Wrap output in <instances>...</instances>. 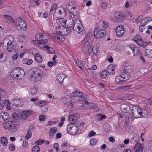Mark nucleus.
I'll use <instances>...</instances> for the list:
<instances>
[{
  "label": "nucleus",
  "instance_id": "1",
  "mask_svg": "<svg viewBox=\"0 0 152 152\" xmlns=\"http://www.w3.org/2000/svg\"><path fill=\"white\" fill-rule=\"evenodd\" d=\"M14 42V37L12 36H8L7 38L4 39L3 44L7 51L9 52H11L13 50H16L14 48V46L15 45L12 44Z\"/></svg>",
  "mask_w": 152,
  "mask_h": 152
},
{
  "label": "nucleus",
  "instance_id": "2",
  "mask_svg": "<svg viewBox=\"0 0 152 152\" xmlns=\"http://www.w3.org/2000/svg\"><path fill=\"white\" fill-rule=\"evenodd\" d=\"M13 121L6 122L3 124V127L5 129L11 130L18 126L19 124L17 121L19 118L16 115H14L12 117Z\"/></svg>",
  "mask_w": 152,
  "mask_h": 152
},
{
  "label": "nucleus",
  "instance_id": "3",
  "mask_svg": "<svg viewBox=\"0 0 152 152\" xmlns=\"http://www.w3.org/2000/svg\"><path fill=\"white\" fill-rule=\"evenodd\" d=\"M66 14L65 8L62 7H59L55 10L53 14V18L57 19V18H63L66 16Z\"/></svg>",
  "mask_w": 152,
  "mask_h": 152
},
{
  "label": "nucleus",
  "instance_id": "4",
  "mask_svg": "<svg viewBox=\"0 0 152 152\" xmlns=\"http://www.w3.org/2000/svg\"><path fill=\"white\" fill-rule=\"evenodd\" d=\"M10 75L14 78L19 77V79H20L25 75V73L21 68L17 67L14 68L11 70Z\"/></svg>",
  "mask_w": 152,
  "mask_h": 152
},
{
  "label": "nucleus",
  "instance_id": "5",
  "mask_svg": "<svg viewBox=\"0 0 152 152\" xmlns=\"http://www.w3.org/2000/svg\"><path fill=\"white\" fill-rule=\"evenodd\" d=\"M49 34L47 33H45L43 34H37L35 36L36 39H39V41H41L42 44L44 45H45V46L48 45V43L47 42L48 41Z\"/></svg>",
  "mask_w": 152,
  "mask_h": 152
},
{
  "label": "nucleus",
  "instance_id": "6",
  "mask_svg": "<svg viewBox=\"0 0 152 152\" xmlns=\"http://www.w3.org/2000/svg\"><path fill=\"white\" fill-rule=\"evenodd\" d=\"M56 30L57 34L60 35H65L70 33L71 29H69L65 26H60L56 28Z\"/></svg>",
  "mask_w": 152,
  "mask_h": 152
},
{
  "label": "nucleus",
  "instance_id": "7",
  "mask_svg": "<svg viewBox=\"0 0 152 152\" xmlns=\"http://www.w3.org/2000/svg\"><path fill=\"white\" fill-rule=\"evenodd\" d=\"M16 26L18 30L23 31L26 28V25L23 19L21 17H18L17 18Z\"/></svg>",
  "mask_w": 152,
  "mask_h": 152
},
{
  "label": "nucleus",
  "instance_id": "8",
  "mask_svg": "<svg viewBox=\"0 0 152 152\" xmlns=\"http://www.w3.org/2000/svg\"><path fill=\"white\" fill-rule=\"evenodd\" d=\"M132 71V68L130 66H127L123 69L121 75V77L124 79V81L127 80L129 79L130 77L129 74Z\"/></svg>",
  "mask_w": 152,
  "mask_h": 152
},
{
  "label": "nucleus",
  "instance_id": "9",
  "mask_svg": "<svg viewBox=\"0 0 152 152\" xmlns=\"http://www.w3.org/2000/svg\"><path fill=\"white\" fill-rule=\"evenodd\" d=\"M43 75L42 72L39 69H37L35 71H33L32 74V80L34 81H38L39 80L40 77Z\"/></svg>",
  "mask_w": 152,
  "mask_h": 152
},
{
  "label": "nucleus",
  "instance_id": "10",
  "mask_svg": "<svg viewBox=\"0 0 152 152\" xmlns=\"http://www.w3.org/2000/svg\"><path fill=\"white\" fill-rule=\"evenodd\" d=\"M106 33L104 29H100L97 30L96 29L94 32V36L97 38H100L104 37Z\"/></svg>",
  "mask_w": 152,
  "mask_h": 152
},
{
  "label": "nucleus",
  "instance_id": "11",
  "mask_svg": "<svg viewBox=\"0 0 152 152\" xmlns=\"http://www.w3.org/2000/svg\"><path fill=\"white\" fill-rule=\"evenodd\" d=\"M124 26L122 25L118 26L116 30V33L117 36L121 37L124 33Z\"/></svg>",
  "mask_w": 152,
  "mask_h": 152
},
{
  "label": "nucleus",
  "instance_id": "12",
  "mask_svg": "<svg viewBox=\"0 0 152 152\" xmlns=\"http://www.w3.org/2000/svg\"><path fill=\"white\" fill-rule=\"evenodd\" d=\"M120 108L123 113H129V110H131L130 106L126 104H121Z\"/></svg>",
  "mask_w": 152,
  "mask_h": 152
},
{
  "label": "nucleus",
  "instance_id": "13",
  "mask_svg": "<svg viewBox=\"0 0 152 152\" xmlns=\"http://www.w3.org/2000/svg\"><path fill=\"white\" fill-rule=\"evenodd\" d=\"M143 145L137 142L133 149V152H143Z\"/></svg>",
  "mask_w": 152,
  "mask_h": 152
},
{
  "label": "nucleus",
  "instance_id": "14",
  "mask_svg": "<svg viewBox=\"0 0 152 152\" xmlns=\"http://www.w3.org/2000/svg\"><path fill=\"white\" fill-rule=\"evenodd\" d=\"M13 104L15 106L20 107L23 104V102L21 99H15L12 100Z\"/></svg>",
  "mask_w": 152,
  "mask_h": 152
},
{
  "label": "nucleus",
  "instance_id": "15",
  "mask_svg": "<svg viewBox=\"0 0 152 152\" xmlns=\"http://www.w3.org/2000/svg\"><path fill=\"white\" fill-rule=\"evenodd\" d=\"M68 126L67 127V131L69 132L72 133V134H75L77 132V131L78 129L77 127L75 125L72 126Z\"/></svg>",
  "mask_w": 152,
  "mask_h": 152
},
{
  "label": "nucleus",
  "instance_id": "16",
  "mask_svg": "<svg viewBox=\"0 0 152 152\" xmlns=\"http://www.w3.org/2000/svg\"><path fill=\"white\" fill-rule=\"evenodd\" d=\"M9 118V114L7 112L0 113V122L7 120Z\"/></svg>",
  "mask_w": 152,
  "mask_h": 152
},
{
  "label": "nucleus",
  "instance_id": "17",
  "mask_svg": "<svg viewBox=\"0 0 152 152\" xmlns=\"http://www.w3.org/2000/svg\"><path fill=\"white\" fill-rule=\"evenodd\" d=\"M133 111L132 113L133 115L136 118H139L140 116H142V110L139 109L138 110H135Z\"/></svg>",
  "mask_w": 152,
  "mask_h": 152
},
{
  "label": "nucleus",
  "instance_id": "18",
  "mask_svg": "<svg viewBox=\"0 0 152 152\" xmlns=\"http://www.w3.org/2000/svg\"><path fill=\"white\" fill-rule=\"evenodd\" d=\"M71 95L73 96H79L80 97V100H83L86 99V98L84 96V95H82V93L79 91H77L73 92Z\"/></svg>",
  "mask_w": 152,
  "mask_h": 152
},
{
  "label": "nucleus",
  "instance_id": "19",
  "mask_svg": "<svg viewBox=\"0 0 152 152\" xmlns=\"http://www.w3.org/2000/svg\"><path fill=\"white\" fill-rule=\"evenodd\" d=\"M129 47L130 48L133 53V55L134 56H136L138 54L140 53V51L137 48L135 49L136 48L135 45H130L129 46Z\"/></svg>",
  "mask_w": 152,
  "mask_h": 152
},
{
  "label": "nucleus",
  "instance_id": "20",
  "mask_svg": "<svg viewBox=\"0 0 152 152\" xmlns=\"http://www.w3.org/2000/svg\"><path fill=\"white\" fill-rule=\"evenodd\" d=\"M79 25L77 23H75L73 26V29L74 31H76L78 33L81 34V33L82 32V29L81 28L80 26V23H79Z\"/></svg>",
  "mask_w": 152,
  "mask_h": 152
},
{
  "label": "nucleus",
  "instance_id": "21",
  "mask_svg": "<svg viewBox=\"0 0 152 152\" xmlns=\"http://www.w3.org/2000/svg\"><path fill=\"white\" fill-rule=\"evenodd\" d=\"M80 117V115L77 113H74L70 115L69 117V121H76Z\"/></svg>",
  "mask_w": 152,
  "mask_h": 152
},
{
  "label": "nucleus",
  "instance_id": "22",
  "mask_svg": "<svg viewBox=\"0 0 152 152\" xmlns=\"http://www.w3.org/2000/svg\"><path fill=\"white\" fill-rule=\"evenodd\" d=\"M107 70L108 73L110 75H113L115 73V70L113 66L110 65L107 68Z\"/></svg>",
  "mask_w": 152,
  "mask_h": 152
},
{
  "label": "nucleus",
  "instance_id": "23",
  "mask_svg": "<svg viewBox=\"0 0 152 152\" xmlns=\"http://www.w3.org/2000/svg\"><path fill=\"white\" fill-rule=\"evenodd\" d=\"M114 17L117 19V21L122 20L124 19V17L122 14L118 12L115 13L114 14Z\"/></svg>",
  "mask_w": 152,
  "mask_h": 152
},
{
  "label": "nucleus",
  "instance_id": "24",
  "mask_svg": "<svg viewBox=\"0 0 152 152\" xmlns=\"http://www.w3.org/2000/svg\"><path fill=\"white\" fill-rule=\"evenodd\" d=\"M31 113L32 112L30 110H26L23 111L21 115V118L22 119H24L31 115Z\"/></svg>",
  "mask_w": 152,
  "mask_h": 152
},
{
  "label": "nucleus",
  "instance_id": "25",
  "mask_svg": "<svg viewBox=\"0 0 152 152\" xmlns=\"http://www.w3.org/2000/svg\"><path fill=\"white\" fill-rule=\"evenodd\" d=\"M65 77H66V76L63 74L58 75L56 77V80L60 83H63V81Z\"/></svg>",
  "mask_w": 152,
  "mask_h": 152
},
{
  "label": "nucleus",
  "instance_id": "26",
  "mask_svg": "<svg viewBox=\"0 0 152 152\" xmlns=\"http://www.w3.org/2000/svg\"><path fill=\"white\" fill-rule=\"evenodd\" d=\"M91 105H92V104L88 102L87 101H86L81 106V107L83 109H88L91 108Z\"/></svg>",
  "mask_w": 152,
  "mask_h": 152
},
{
  "label": "nucleus",
  "instance_id": "27",
  "mask_svg": "<svg viewBox=\"0 0 152 152\" xmlns=\"http://www.w3.org/2000/svg\"><path fill=\"white\" fill-rule=\"evenodd\" d=\"M35 59L37 62L39 63L41 62L43 60L42 56L38 53L35 54Z\"/></svg>",
  "mask_w": 152,
  "mask_h": 152
},
{
  "label": "nucleus",
  "instance_id": "28",
  "mask_svg": "<svg viewBox=\"0 0 152 152\" xmlns=\"http://www.w3.org/2000/svg\"><path fill=\"white\" fill-rule=\"evenodd\" d=\"M133 40L138 45V43H141L142 40L139 35L135 36L133 39Z\"/></svg>",
  "mask_w": 152,
  "mask_h": 152
},
{
  "label": "nucleus",
  "instance_id": "29",
  "mask_svg": "<svg viewBox=\"0 0 152 152\" xmlns=\"http://www.w3.org/2000/svg\"><path fill=\"white\" fill-rule=\"evenodd\" d=\"M67 23V28L69 29L70 28L72 27L73 25V20L72 18H71L67 20L66 21Z\"/></svg>",
  "mask_w": 152,
  "mask_h": 152
},
{
  "label": "nucleus",
  "instance_id": "30",
  "mask_svg": "<svg viewBox=\"0 0 152 152\" xmlns=\"http://www.w3.org/2000/svg\"><path fill=\"white\" fill-rule=\"evenodd\" d=\"M145 55L149 58H152V50L146 49L145 51Z\"/></svg>",
  "mask_w": 152,
  "mask_h": 152
},
{
  "label": "nucleus",
  "instance_id": "31",
  "mask_svg": "<svg viewBox=\"0 0 152 152\" xmlns=\"http://www.w3.org/2000/svg\"><path fill=\"white\" fill-rule=\"evenodd\" d=\"M91 40L89 38L86 40V41L84 45L88 48V49H89L91 48L90 46L91 44Z\"/></svg>",
  "mask_w": 152,
  "mask_h": 152
},
{
  "label": "nucleus",
  "instance_id": "32",
  "mask_svg": "<svg viewBox=\"0 0 152 152\" xmlns=\"http://www.w3.org/2000/svg\"><path fill=\"white\" fill-rule=\"evenodd\" d=\"M1 142L4 146H6L7 144V140L5 137H2L1 138Z\"/></svg>",
  "mask_w": 152,
  "mask_h": 152
},
{
  "label": "nucleus",
  "instance_id": "33",
  "mask_svg": "<svg viewBox=\"0 0 152 152\" xmlns=\"http://www.w3.org/2000/svg\"><path fill=\"white\" fill-rule=\"evenodd\" d=\"M75 9V7L74 6L72 8H71L70 10L69 11V13L72 17L74 18L76 16V14L75 13L74 11Z\"/></svg>",
  "mask_w": 152,
  "mask_h": 152
},
{
  "label": "nucleus",
  "instance_id": "34",
  "mask_svg": "<svg viewBox=\"0 0 152 152\" xmlns=\"http://www.w3.org/2000/svg\"><path fill=\"white\" fill-rule=\"evenodd\" d=\"M48 46V45L46 46H45V45H44V47L46 48L47 50H48L50 53H53L54 52L53 49L52 48L49 47Z\"/></svg>",
  "mask_w": 152,
  "mask_h": 152
},
{
  "label": "nucleus",
  "instance_id": "35",
  "mask_svg": "<svg viewBox=\"0 0 152 152\" xmlns=\"http://www.w3.org/2000/svg\"><path fill=\"white\" fill-rule=\"evenodd\" d=\"M150 43L151 42H143L142 41L141 43H138V45L144 48L148 44H150Z\"/></svg>",
  "mask_w": 152,
  "mask_h": 152
},
{
  "label": "nucleus",
  "instance_id": "36",
  "mask_svg": "<svg viewBox=\"0 0 152 152\" xmlns=\"http://www.w3.org/2000/svg\"><path fill=\"white\" fill-rule=\"evenodd\" d=\"M46 103L45 101L41 100L37 101L36 103V104L37 106H39L41 107L45 105L46 104Z\"/></svg>",
  "mask_w": 152,
  "mask_h": 152
},
{
  "label": "nucleus",
  "instance_id": "37",
  "mask_svg": "<svg viewBox=\"0 0 152 152\" xmlns=\"http://www.w3.org/2000/svg\"><path fill=\"white\" fill-rule=\"evenodd\" d=\"M23 62L25 64H26L28 65H30L32 63L33 61L31 59L28 60L26 59L24 60H23Z\"/></svg>",
  "mask_w": 152,
  "mask_h": 152
},
{
  "label": "nucleus",
  "instance_id": "38",
  "mask_svg": "<svg viewBox=\"0 0 152 152\" xmlns=\"http://www.w3.org/2000/svg\"><path fill=\"white\" fill-rule=\"evenodd\" d=\"M32 133L30 130L27 131V134L25 136V138L26 140H28L30 138L31 136Z\"/></svg>",
  "mask_w": 152,
  "mask_h": 152
},
{
  "label": "nucleus",
  "instance_id": "39",
  "mask_svg": "<svg viewBox=\"0 0 152 152\" xmlns=\"http://www.w3.org/2000/svg\"><path fill=\"white\" fill-rule=\"evenodd\" d=\"M4 16L5 17V18L8 19L9 21H10L11 23H15L14 20L12 17L5 14L4 15Z\"/></svg>",
  "mask_w": 152,
  "mask_h": 152
},
{
  "label": "nucleus",
  "instance_id": "40",
  "mask_svg": "<svg viewBox=\"0 0 152 152\" xmlns=\"http://www.w3.org/2000/svg\"><path fill=\"white\" fill-rule=\"evenodd\" d=\"M107 74V73L106 71H102L100 73L101 77L103 78H106Z\"/></svg>",
  "mask_w": 152,
  "mask_h": 152
},
{
  "label": "nucleus",
  "instance_id": "41",
  "mask_svg": "<svg viewBox=\"0 0 152 152\" xmlns=\"http://www.w3.org/2000/svg\"><path fill=\"white\" fill-rule=\"evenodd\" d=\"M120 88L123 91L128 90L129 89L132 88L131 86H122L120 87Z\"/></svg>",
  "mask_w": 152,
  "mask_h": 152
},
{
  "label": "nucleus",
  "instance_id": "42",
  "mask_svg": "<svg viewBox=\"0 0 152 152\" xmlns=\"http://www.w3.org/2000/svg\"><path fill=\"white\" fill-rule=\"evenodd\" d=\"M39 147L37 145L34 146L32 149V152H39Z\"/></svg>",
  "mask_w": 152,
  "mask_h": 152
},
{
  "label": "nucleus",
  "instance_id": "43",
  "mask_svg": "<svg viewBox=\"0 0 152 152\" xmlns=\"http://www.w3.org/2000/svg\"><path fill=\"white\" fill-rule=\"evenodd\" d=\"M76 62L77 65L78 66L79 68L81 70H83V69H84V67L82 63L80 62V61L77 60Z\"/></svg>",
  "mask_w": 152,
  "mask_h": 152
},
{
  "label": "nucleus",
  "instance_id": "44",
  "mask_svg": "<svg viewBox=\"0 0 152 152\" xmlns=\"http://www.w3.org/2000/svg\"><path fill=\"white\" fill-rule=\"evenodd\" d=\"M63 18H57V19H54L56 20V23L57 24L60 25L61 24L64 23V20L63 19Z\"/></svg>",
  "mask_w": 152,
  "mask_h": 152
},
{
  "label": "nucleus",
  "instance_id": "45",
  "mask_svg": "<svg viewBox=\"0 0 152 152\" xmlns=\"http://www.w3.org/2000/svg\"><path fill=\"white\" fill-rule=\"evenodd\" d=\"M62 35H54V37L55 39H57L59 40H61V41H63L64 40V37L62 38Z\"/></svg>",
  "mask_w": 152,
  "mask_h": 152
},
{
  "label": "nucleus",
  "instance_id": "46",
  "mask_svg": "<svg viewBox=\"0 0 152 152\" xmlns=\"http://www.w3.org/2000/svg\"><path fill=\"white\" fill-rule=\"evenodd\" d=\"M44 140L39 139L35 142V144L36 145H41L44 143Z\"/></svg>",
  "mask_w": 152,
  "mask_h": 152
},
{
  "label": "nucleus",
  "instance_id": "47",
  "mask_svg": "<svg viewBox=\"0 0 152 152\" xmlns=\"http://www.w3.org/2000/svg\"><path fill=\"white\" fill-rule=\"evenodd\" d=\"M36 40H32L31 41L32 43L33 44L37 45H39L42 44L41 41L39 40V39H36Z\"/></svg>",
  "mask_w": 152,
  "mask_h": 152
},
{
  "label": "nucleus",
  "instance_id": "48",
  "mask_svg": "<svg viewBox=\"0 0 152 152\" xmlns=\"http://www.w3.org/2000/svg\"><path fill=\"white\" fill-rule=\"evenodd\" d=\"M97 142V140L95 139H92L90 141V144L92 146L95 145Z\"/></svg>",
  "mask_w": 152,
  "mask_h": 152
},
{
  "label": "nucleus",
  "instance_id": "49",
  "mask_svg": "<svg viewBox=\"0 0 152 152\" xmlns=\"http://www.w3.org/2000/svg\"><path fill=\"white\" fill-rule=\"evenodd\" d=\"M121 75L117 76L115 79V81L117 82H124V80H121Z\"/></svg>",
  "mask_w": 152,
  "mask_h": 152
},
{
  "label": "nucleus",
  "instance_id": "50",
  "mask_svg": "<svg viewBox=\"0 0 152 152\" xmlns=\"http://www.w3.org/2000/svg\"><path fill=\"white\" fill-rule=\"evenodd\" d=\"M37 89L35 87H34L31 89V93L33 95L35 94L37 92Z\"/></svg>",
  "mask_w": 152,
  "mask_h": 152
},
{
  "label": "nucleus",
  "instance_id": "51",
  "mask_svg": "<svg viewBox=\"0 0 152 152\" xmlns=\"http://www.w3.org/2000/svg\"><path fill=\"white\" fill-rule=\"evenodd\" d=\"M106 118V116L104 115H102L101 114L99 115L97 120L99 121L103 119H105Z\"/></svg>",
  "mask_w": 152,
  "mask_h": 152
},
{
  "label": "nucleus",
  "instance_id": "52",
  "mask_svg": "<svg viewBox=\"0 0 152 152\" xmlns=\"http://www.w3.org/2000/svg\"><path fill=\"white\" fill-rule=\"evenodd\" d=\"M57 132V129L55 127L52 128L50 130V132L53 133H56Z\"/></svg>",
  "mask_w": 152,
  "mask_h": 152
},
{
  "label": "nucleus",
  "instance_id": "53",
  "mask_svg": "<svg viewBox=\"0 0 152 152\" xmlns=\"http://www.w3.org/2000/svg\"><path fill=\"white\" fill-rule=\"evenodd\" d=\"M59 145L58 143H55L53 145V148L56 149V152H58L59 151L58 149Z\"/></svg>",
  "mask_w": 152,
  "mask_h": 152
},
{
  "label": "nucleus",
  "instance_id": "54",
  "mask_svg": "<svg viewBox=\"0 0 152 152\" xmlns=\"http://www.w3.org/2000/svg\"><path fill=\"white\" fill-rule=\"evenodd\" d=\"M57 62L56 61L52 62L51 61H49L47 64V65L50 67H52L53 65H55Z\"/></svg>",
  "mask_w": 152,
  "mask_h": 152
},
{
  "label": "nucleus",
  "instance_id": "55",
  "mask_svg": "<svg viewBox=\"0 0 152 152\" xmlns=\"http://www.w3.org/2000/svg\"><path fill=\"white\" fill-rule=\"evenodd\" d=\"M146 24L152 21V19L150 17H146L144 18Z\"/></svg>",
  "mask_w": 152,
  "mask_h": 152
},
{
  "label": "nucleus",
  "instance_id": "56",
  "mask_svg": "<svg viewBox=\"0 0 152 152\" xmlns=\"http://www.w3.org/2000/svg\"><path fill=\"white\" fill-rule=\"evenodd\" d=\"M25 40L24 37L23 36H20L19 37V41L20 42H23Z\"/></svg>",
  "mask_w": 152,
  "mask_h": 152
},
{
  "label": "nucleus",
  "instance_id": "57",
  "mask_svg": "<svg viewBox=\"0 0 152 152\" xmlns=\"http://www.w3.org/2000/svg\"><path fill=\"white\" fill-rule=\"evenodd\" d=\"M92 51L93 53L96 54L98 52V49L96 47H93L92 48Z\"/></svg>",
  "mask_w": 152,
  "mask_h": 152
},
{
  "label": "nucleus",
  "instance_id": "58",
  "mask_svg": "<svg viewBox=\"0 0 152 152\" xmlns=\"http://www.w3.org/2000/svg\"><path fill=\"white\" fill-rule=\"evenodd\" d=\"M4 103L3 100H1V98H0V110H1L4 106Z\"/></svg>",
  "mask_w": 152,
  "mask_h": 152
},
{
  "label": "nucleus",
  "instance_id": "59",
  "mask_svg": "<svg viewBox=\"0 0 152 152\" xmlns=\"http://www.w3.org/2000/svg\"><path fill=\"white\" fill-rule=\"evenodd\" d=\"M45 119V117L43 115H40L39 117V119L41 121H44Z\"/></svg>",
  "mask_w": 152,
  "mask_h": 152
},
{
  "label": "nucleus",
  "instance_id": "60",
  "mask_svg": "<svg viewBox=\"0 0 152 152\" xmlns=\"http://www.w3.org/2000/svg\"><path fill=\"white\" fill-rule=\"evenodd\" d=\"M9 147L10 150L11 151H13L15 150V146L13 144H10L9 146Z\"/></svg>",
  "mask_w": 152,
  "mask_h": 152
},
{
  "label": "nucleus",
  "instance_id": "61",
  "mask_svg": "<svg viewBox=\"0 0 152 152\" xmlns=\"http://www.w3.org/2000/svg\"><path fill=\"white\" fill-rule=\"evenodd\" d=\"M142 15H140L137 19L135 20V21L136 23H139L142 19Z\"/></svg>",
  "mask_w": 152,
  "mask_h": 152
},
{
  "label": "nucleus",
  "instance_id": "62",
  "mask_svg": "<svg viewBox=\"0 0 152 152\" xmlns=\"http://www.w3.org/2000/svg\"><path fill=\"white\" fill-rule=\"evenodd\" d=\"M87 49H88V48L85 45H84L83 47L82 48L81 50L82 51L83 53L84 54H85L86 53V51Z\"/></svg>",
  "mask_w": 152,
  "mask_h": 152
},
{
  "label": "nucleus",
  "instance_id": "63",
  "mask_svg": "<svg viewBox=\"0 0 152 152\" xmlns=\"http://www.w3.org/2000/svg\"><path fill=\"white\" fill-rule=\"evenodd\" d=\"M57 5L56 4H53L51 7L50 11H53V10H54L56 8V7H57Z\"/></svg>",
  "mask_w": 152,
  "mask_h": 152
},
{
  "label": "nucleus",
  "instance_id": "64",
  "mask_svg": "<svg viewBox=\"0 0 152 152\" xmlns=\"http://www.w3.org/2000/svg\"><path fill=\"white\" fill-rule=\"evenodd\" d=\"M95 134L96 133L92 131L90 132L89 134H88V136L89 137H91L92 136L95 135Z\"/></svg>",
  "mask_w": 152,
  "mask_h": 152
}]
</instances>
